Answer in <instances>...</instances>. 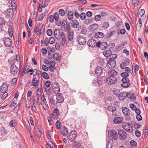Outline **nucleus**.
<instances>
[{"label": "nucleus", "mask_w": 148, "mask_h": 148, "mask_svg": "<svg viewBox=\"0 0 148 148\" xmlns=\"http://www.w3.org/2000/svg\"><path fill=\"white\" fill-rule=\"evenodd\" d=\"M107 110L112 112V114L113 116H116V112H114L116 110V108L112 106H108L107 107Z\"/></svg>", "instance_id": "6ab92c4d"}, {"label": "nucleus", "mask_w": 148, "mask_h": 148, "mask_svg": "<svg viewBox=\"0 0 148 148\" xmlns=\"http://www.w3.org/2000/svg\"><path fill=\"white\" fill-rule=\"evenodd\" d=\"M60 111L58 109H55L53 111L52 113V116L54 120H56L58 119Z\"/></svg>", "instance_id": "9d476101"}, {"label": "nucleus", "mask_w": 148, "mask_h": 148, "mask_svg": "<svg viewBox=\"0 0 148 148\" xmlns=\"http://www.w3.org/2000/svg\"><path fill=\"white\" fill-rule=\"evenodd\" d=\"M112 52L110 50H106L103 52L104 56L106 58L109 57L111 55Z\"/></svg>", "instance_id": "c756f323"}, {"label": "nucleus", "mask_w": 148, "mask_h": 148, "mask_svg": "<svg viewBox=\"0 0 148 148\" xmlns=\"http://www.w3.org/2000/svg\"><path fill=\"white\" fill-rule=\"evenodd\" d=\"M64 101V98L61 94H59L57 97H56V101L57 103H62Z\"/></svg>", "instance_id": "b1692460"}, {"label": "nucleus", "mask_w": 148, "mask_h": 148, "mask_svg": "<svg viewBox=\"0 0 148 148\" xmlns=\"http://www.w3.org/2000/svg\"><path fill=\"white\" fill-rule=\"evenodd\" d=\"M112 143H111L110 141L107 142L106 144V148H112Z\"/></svg>", "instance_id": "49530a36"}, {"label": "nucleus", "mask_w": 148, "mask_h": 148, "mask_svg": "<svg viewBox=\"0 0 148 148\" xmlns=\"http://www.w3.org/2000/svg\"><path fill=\"white\" fill-rule=\"evenodd\" d=\"M13 63L10 66V72L13 75H15L17 74L18 71V69L16 65L14 64L15 63L12 61Z\"/></svg>", "instance_id": "1a4fd4ad"}, {"label": "nucleus", "mask_w": 148, "mask_h": 148, "mask_svg": "<svg viewBox=\"0 0 148 148\" xmlns=\"http://www.w3.org/2000/svg\"><path fill=\"white\" fill-rule=\"evenodd\" d=\"M48 41L49 42L50 44H52L54 43V38L53 37H51L49 38Z\"/></svg>", "instance_id": "09e8293b"}, {"label": "nucleus", "mask_w": 148, "mask_h": 148, "mask_svg": "<svg viewBox=\"0 0 148 148\" xmlns=\"http://www.w3.org/2000/svg\"><path fill=\"white\" fill-rule=\"evenodd\" d=\"M37 98V99L36 101V103L38 105H40L41 104V103L40 102V100L39 101V98L38 97H37L36 96H34V97H33V99H35Z\"/></svg>", "instance_id": "5fc2aeb1"}, {"label": "nucleus", "mask_w": 148, "mask_h": 148, "mask_svg": "<svg viewBox=\"0 0 148 148\" xmlns=\"http://www.w3.org/2000/svg\"><path fill=\"white\" fill-rule=\"evenodd\" d=\"M100 18L101 15L99 14L96 15L94 17V19L96 21H99L100 19Z\"/></svg>", "instance_id": "4d7b16f0"}, {"label": "nucleus", "mask_w": 148, "mask_h": 148, "mask_svg": "<svg viewBox=\"0 0 148 148\" xmlns=\"http://www.w3.org/2000/svg\"><path fill=\"white\" fill-rule=\"evenodd\" d=\"M52 31L51 29H47V35L49 36H51L52 34Z\"/></svg>", "instance_id": "6e6d98bb"}, {"label": "nucleus", "mask_w": 148, "mask_h": 148, "mask_svg": "<svg viewBox=\"0 0 148 148\" xmlns=\"http://www.w3.org/2000/svg\"><path fill=\"white\" fill-rule=\"evenodd\" d=\"M74 33L72 32H69L68 34V39L69 41H71L73 39Z\"/></svg>", "instance_id": "c9c22d12"}, {"label": "nucleus", "mask_w": 148, "mask_h": 148, "mask_svg": "<svg viewBox=\"0 0 148 148\" xmlns=\"http://www.w3.org/2000/svg\"><path fill=\"white\" fill-rule=\"evenodd\" d=\"M93 21V19H86L84 21V23L86 25H88L90 23Z\"/></svg>", "instance_id": "c03bdc74"}, {"label": "nucleus", "mask_w": 148, "mask_h": 148, "mask_svg": "<svg viewBox=\"0 0 148 148\" xmlns=\"http://www.w3.org/2000/svg\"><path fill=\"white\" fill-rule=\"evenodd\" d=\"M106 81L108 84L113 85L115 84L117 82V78L116 77H108L106 79Z\"/></svg>", "instance_id": "6e6552de"}, {"label": "nucleus", "mask_w": 148, "mask_h": 148, "mask_svg": "<svg viewBox=\"0 0 148 148\" xmlns=\"http://www.w3.org/2000/svg\"><path fill=\"white\" fill-rule=\"evenodd\" d=\"M109 25V24L108 22H105L103 24L102 27L104 29H106L108 27Z\"/></svg>", "instance_id": "e2e57ef3"}, {"label": "nucleus", "mask_w": 148, "mask_h": 148, "mask_svg": "<svg viewBox=\"0 0 148 148\" xmlns=\"http://www.w3.org/2000/svg\"><path fill=\"white\" fill-rule=\"evenodd\" d=\"M98 27V25L96 23H94L90 25L88 28V29L90 32H93L97 29Z\"/></svg>", "instance_id": "4be33fe9"}, {"label": "nucleus", "mask_w": 148, "mask_h": 148, "mask_svg": "<svg viewBox=\"0 0 148 148\" xmlns=\"http://www.w3.org/2000/svg\"><path fill=\"white\" fill-rule=\"evenodd\" d=\"M135 134L136 136L138 137H140L141 135L140 132L138 130H136L135 131Z\"/></svg>", "instance_id": "052dcab7"}, {"label": "nucleus", "mask_w": 148, "mask_h": 148, "mask_svg": "<svg viewBox=\"0 0 148 148\" xmlns=\"http://www.w3.org/2000/svg\"><path fill=\"white\" fill-rule=\"evenodd\" d=\"M145 13V10L143 9L140 10L139 13L140 16L141 17L143 16Z\"/></svg>", "instance_id": "69168bd1"}, {"label": "nucleus", "mask_w": 148, "mask_h": 148, "mask_svg": "<svg viewBox=\"0 0 148 148\" xmlns=\"http://www.w3.org/2000/svg\"><path fill=\"white\" fill-rule=\"evenodd\" d=\"M38 79L37 80L36 77H34L33 78L32 82V86H34L36 88H37L38 86Z\"/></svg>", "instance_id": "393cba45"}, {"label": "nucleus", "mask_w": 148, "mask_h": 148, "mask_svg": "<svg viewBox=\"0 0 148 148\" xmlns=\"http://www.w3.org/2000/svg\"><path fill=\"white\" fill-rule=\"evenodd\" d=\"M30 68V66L26 65L23 68V72L24 73V74H27L29 72H32L30 73V75H33V76H36L37 74V70L35 69L34 70L32 69H29Z\"/></svg>", "instance_id": "f257e3e1"}, {"label": "nucleus", "mask_w": 148, "mask_h": 148, "mask_svg": "<svg viewBox=\"0 0 148 148\" xmlns=\"http://www.w3.org/2000/svg\"><path fill=\"white\" fill-rule=\"evenodd\" d=\"M112 92L114 94H115L117 96H119V90L115 89L113 90Z\"/></svg>", "instance_id": "de8ad7c7"}, {"label": "nucleus", "mask_w": 148, "mask_h": 148, "mask_svg": "<svg viewBox=\"0 0 148 148\" xmlns=\"http://www.w3.org/2000/svg\"><path fill=\"white\" fill-rule=\"evenodd\" d=\"M3 42L4 45L7 47H9L12 44V40L9 37H5L3 39Z\"/></svg>", "instance_id": "ddd939ff"}, {"label": "nucleus", "mask_w": 148, "mask_h": 148, "mask_svg": "<svg viewBox=\"0 0 148 148\" xmlns=\"http://www.w3.org/2000/svg\"><path fill=\"white\" fill-rule=\"evenodd\" d=\"M128 96V92L126 91L122 92L119 95V98L120 101H123L125 99L126 97H127Z\"/></svg>", "instance_id": "f8f14e48"}, {"label": "nucleus", "mask_w": 148, "mask_h": 148, "mask_svg": "<svg viewBox=\"0 0 148 148\" xmlns=\"http://www.w3.org/2000/svg\"><path fill=\"white\" fill-rule=\"evenodd\" d=\"M61 123L59 120H57L56 123V126L58 130H59L61 128Z\"/></svg>", "instance_id": "4c0bfd02"}, {"label": "nucleus", "mask_w": 148, "mask_h": 148, "mask_svg": "<svg viewBox=\"0 0 148 148\" xmlns=\"http://www.w3.org/2000/svg\"><path fill=\"white\" fill-rule=\"evenodd\" d=\"M133 124H134V127L135 129H138L140 127L139 124H138L134 121H132Z\"/></svg>", "instance_id": "603ef678"}, {"label": "nucleus", "mask_w": 148, "mask_h": 148, "mask_svg": "<svg viewBox=\"0 0 148 148\" xmlns=\"http://www.w3.org/2000/svg\"><path fill=\"white\" fill-rule=\"evenodd\" d=\"M60 32V30L58 29L57 28L56 29L54 32L55 37H56V36H57V35L58 34V33H59Z\"/></svg>", "instance_id": "338daca9"}, {"label": "nucleus", "mask_w": 148, "mask_h": 148, "mask_svg": "<svg viewBox=\"0 0 148 148\" xmlns=\"http://www.w3.org/2000/svg\"><path fill=\"white\" fill-rule=\"evenodd\" d=\"M126 66V62H122L120 65V67L122 69H125Z\"/></svg>", "instance_id": "8fccbe9b"}, {"label": "nucleus", "mask_w": 148, "mask_h": 148, "mask_svg": "<svg viewBox=\"0 0 148 148\" xmlns=\"http://www.w3.org/2000/svg\"><path fill=\"white\" fill-rule=\"evenodd\" d=\"M67 16L69 19L71 21L72 20L73 16V13L71 11H69L67 13Z\"/></svg>", "instance_id": "473e14b6"}, {"label": "nucleus", "mask_w": 148, "mask_h": 148, "mask_svg": "<svg viewBox=\"0 0 148 148\" xmlns=\"http://www.w3.org/2000/svg\"><path fill=\"white\" fill-rule=\"evenodd\" d=\"M108 46V44L106 42H103L101 43L100 48L101 50L106 49Z\"/></svg>", "instance_id": "f704fd0d"}, {"label": "nucleus", "mask_w": 148, "mask_h": 148, "mask_svg": "<svg viewBox=\"0 0 148 148\" xmlns=\"http://www.w3.org/2000/svg\"><path fill=\"white\" fill-rule=\"evenodd\" d=\"M131 145L134 147H136L137 146V143L134 140H132L130 141Z\"/></svg>", "instance_id": "a18cd8bd"}, {"label": "nucleus", "mask_w": 148, "mask_h": 148, "mask_svg": "<svg viewBox=\"0 0 148 148\" xmlns=\"http://www.w3.org/2000/svg\"><path fill=\"white\" fill-rule=\"evenodd\" d=\"M77 41L79 44L80 45H84L86 42V40L85 38L81 36L77 38Z\"/></svg>", "instance_id": "4468645a"}, {"label": "nucleus", "mask_w": 148, "mask_h": 148, "mask_svg": "<svg viewBox=\"0 0 148 148\" xmlns=\"http://www.w3.org/2000/svg\"><path fill=\"white\" fill-rule=\"evenodd\" d=\"M77 134V133L75 131H72L70 132L69 135L67 136V138L71 141H73L76 138Z\"/></svg>", "instance_id": "423d86ee"}, {"label": "nucleus", "mask_w": 148, "mask_h": 148, "mask_svg": "<svg viewBox=\"0 0 148 148\" xmlns=\"http://www.w3.org/2000/svg\"><path fill=\"white\" fill-rule=\"evenodd\" d=\"M8 85L5 82L3 83L1 86L0 88V91L2 93L6 92L8 90Z\"/></svg>", "instance_id": "2eb2a0df"}, {"label": "nucleus", "mask_w": 148, "mask_h": 148, "mask_svg": "<svg viewBox=\"0 0 148 148\" xmlns=\"http://www.w3.org/2000/svg\"><path fill=\"white\" fill-rule=\"evenodd\" d=\"M118 133L120 139L121 140H125L127 137L126 133L123 130H118Z\"/></svg>", "instance_id": "0eeeda50"}, {"label": "nucleus", "mask_w": 148, "mask_h": 148, "mask_svg": "<svg viewBox=\"0 0 148 148\" xmlns=\"http://www.w3.org/2000/svg\"><path fill=\"white\" fill-rule=\"evenodd\" d=\"M122 127L127 132H130L131 128H132L131 125L127 122L124 123L122 125Z\"/></svg>", "instance_id": "9b49d317"}, {"label": "nucleus", "mask_w": 148, "mask_h": 148, "mask_svg": "<svg viewBox=\"0 0 148 148\" xmlns=\"http://www.w3.org/2000/svg\"><path fill=\"white\" fill-rule=\"evenodd\" d=\"M108 77H116L117 74V72L114 69H110L108 73Z\"/></svg>", "instance_id": "aec40b11"}, {"label": "nucleus", "mask_w": 148, "mask_h": 148, "mask_svg": "<svg viewBox=\"0 0 148 148\" xmlns=\"http://www.w3.org/2000/svg\"><path fill=\"white\" fill-rule=\"evenodd\" d=\"M104 36L105 35L103 33L99 32L95 34L94 37L96 38H102L104 37Z\"/></svg>", "instance_id": "cd10ccee"}, {"label": "nucleus", "mask_w": 148, "mask_h": 148, "mask_svg": "<svg viewBox=\"0 0 148 148\" xmlns=\"http://www.w3.org/2000/svg\"><path fill=\"white\" fill-rule=\"evenodd\" d=\"M16 124V122L15 120H12L9 123V125L11 127H15Z\"/></svg>", "instance_id": "e433bc0d"}, {"label": "nucleus", "mask_w": 148, "mask_h": 148, "mask_svg": "<svg viewBox=\"0 0 148 148\" xmlns=\"http://www.w3.org/2000/svg\"><path fill=\"white\" fill-rule=\"evenodd\" d=\"M60 132L61 134L63 136H66L68 135V131L67 128L64 126L62 127L61 126V128Z\"/></svg>", "instance_id": "dca6fc26"}, {"label": "nucleus", "mask_w": 148, "mask_h": 148, "mask_svg": "<svg viewBox=\"0 0 148 148\" xmlns=\"http://www.w3.org/2000/svg\"><path fill=\"white\" fill-rule=\"evenodd\" d=\"M52 91L55 94H57L60 91L59 85L58 82H55L51 84Z\"/></svg>", "instance_id": "f03ea898"}, {"label": "nucleus", "mask_w": 148, "mask_h": 148, "mask_svg": "<svg viewBox=\"0 0 148 148\" xmlns=\"http://www.w3.org/2000/svg\"><path fill=\"white\" fill-rule=\"evenodd\" d=\"M116 65V62L115 61H113V60L108 62L106 65L107 67L110 69L113 68Z\"/></svg>", "instance_id": "a211bd4d"}, {"label": "nucleus", "mask_w": 148, "mask_h": 148, "mask_svg": "<svg viewBox=\"0 0 148 148\" xmlns=\"http://www.w3.org/2000/svg\"><path fill=\"white\" fill-rule=\"evenodd\" d=\"M118 30H117V32L118 35H119V34H120L122 35H124L126 33V31L125 29H122L119 31V32H118Z\"/></svg>", "instance_id": "ea45409f"}, {"label": "nucleus", "mask_w": 148, "mask_h": 148, "mask_svg": "<svg viewBox=\"0 0 148 148\" xmlns=\"http://www.w3.org/2000/svg\"><path fill=\"white\" fill-rule=\"evenodd\" d=\"M96 41L93 39H89L87 42V44L88 46L91 47H95V45Z\"/></svg>", "instance_id": "5701e85b"}, {"label": "nucleus", "mask_w": 148, "mask_h": 148, "mask_svg": "<svg viewBox=\"0 0 148 148\" xmlns=\"http://www.w3.org/2000/svg\"><path fill=\"white\" fill-rule=\"evenodd\" d=\"M110 57H111L110 58L112 59V60L115 61L114 60L117 58V54H112V53Z\"/></svg>", "instance_id": "864d4df0"}, {"label": "nucleus", "mask_w": 148, "mask_h": 148, "mask_svg": "<svg viewBox=\"0 0 148 148\" xmlns=\"http://www.w3.org/2000/svg\"><path fill=\"white\" fill-rule=\"evenodd\" d=\"M2 95L1 97V99H5L8 96V93L7 92H4Z\"/></svg>", "instance_id": "0e129e2a"}, {"label": "nucleus", "mask_w": 148, "mask_h": 148, "mask_svg": "<svg viewBox=\"0 0 148 148\" xmlns=\"http://www.w3.org/2000/svg\"><path fill=\"white\" fill-rule=\"evenodd\" d=\"M41 128V127L40 126H38L36 131L37 136L39 139L40 138L42 134V132L40 130Z\"/></svg>", "instance_id": "7c9ffc66"}, {"label": "nucleus", "mask_w": 148, "mask_h": 148, "mask_svg": "<svg viewBox=\"0 0 148 148\" xmlns=\"http://www.w3.org/2000/svg\"><path fill=\"white\" fill-rule=\"evenodd\" d=\"M49 102L51 104L55 105V100L53 99L52 97H51L49 99Z\"/></svg>", "instance_id": "bf43d9fd"}, {"label": "nucleus", "mask_w": 148, "mask_h": 148, "mask_svg": "<svg viewBox=\"0 0 148 148\" xmlns=\"http://www.w3.org/2000/svg\"><path fill=\"white\" fill-rule=\"evenodd\" d=\"M79 25L78 22L76 20H73L71 22V26L74 28H76Z\"/></svg>", "instance_id": "2f4dec72"}, {"label": "nucleus", "mask_w": 148, "mask_h": 148, "mask_svg": "<svg viewBox=\"0 0 148 148\" xmlns=\"http://www.w3.org/2000/svg\"><path fill=\"white\" fill-rule=\"evenodd\" d=\"M123 121V119L122 118L120 117H116L114 119L113 121L115 124H119L122 123Z\"/></svg>", "instance_id": "bb28decb"}, {"label": "nucleus", "mask_w": 148, "mask_h": 148, "mask_svg": "<svg viewBox=\"0 0 148 148\" xmlns=\"http://www.w3.org/2000/svg\"><path fill=\"white\" fill-rule=\"evenodd\" d=\"M45 25H42L40 29V32H41V33H43L45 31Z\"/></svg>", "instance_id": "680f3d73"}, {"label": "nucleus", "mask_w": 148, "mask_h": 148, "mask_svg": "<svg viewBox=\"0 0 148 148\" xmlns=\"http://www.w3.org/2000/svg\"><path fill=\"white\" fill-rule=\"evenodd\" d=\"M108 136L114 140H116L118 138V134L117 132L114 130H109L108 131Z\"/></svg>", "instance_id": "20e7f679"}, {"label": "nucleus", "mask_w": 148, "mask_h": 148, "mask_svg": "<svg viewBox=\"0 0 148 148\" xmlns=\"http://www.w3.org/2000/svg\"><path fill=\"white\" fill-rule=\"evenodd\" d=\"M53 19H55L56 21H58L59 18V15L58 13L56 12L53 14Z\"/></svg>", "instance_id": "79ce46f5"}, {"label": "nucleus", "mask_w": 148, "mask_h": 148, "mask_svg": "<svg viewBox=\"0 0 148 148\" xmlns=\"http://www.w3.org/2000/svg\"><path fill=\"white\" fill-rule=\"evenodd\" d=\"M127 97L133 101H135L136 99V97L135 94L132 92H128Z\"/></svg>", "instance_id": "a878e982"}, {"label": "nucleus", "mask_w": 148, "mask_h": 148, "mask_svg": "<svg viewBox=\"0 0 148 148\" xmlns=\"http://www.w3.org/2000/svg\"><path fill=\"white\" fill-rule=\"evenodd\" d=\"M5 16L6 18H12L14 15L13 9L9 8L4 12Z\"/></svg>", "instance_id": "7ed1b4c3"}, {"label": "nucleus", "mask_w": 148, "mask_h": 148, "mask_svg": "<svg viewBox=\"0 0 148 148\" xmlns=\"http://www.w3.org/2000/svg\"><path fill=\"white\" fill-rule=\"evenodd\" d=\"M53 60L56 61L58 60V58L59 60H60V59L59 58V54L57 53H55L53 54Z\"/></svg>", "instance_id": "a19ab883"}, {"label": "nucleus", "mask_w": 148, "mask_h": 148, "mask_svg": "<svg viewBox=\"0 0 148 148\" xmlns=\"http://www.w3.org/2000/svg\"><path fill=\"white\" fill-rule=\"evenodd\" d=\"M6 130L5 129L4 127H2L1 128L0 132L1 134L4 135H6L7 134Z\"/></svg>", "instance_id": "58836bf2"}, {"label": "nucleus", "mask_w": 148, "mask_h": 148, "mask_svg": "<svg viewBox=\"0 0 148 148\" xmlns=\"http://www.w3.org/2000/svg\"><path fill=\"white\" fill-rule=\"evenodd\" d=\"M121 75L123 77L122 79H129L128 77L129 76L128 73L126 72H123L121 73Z\"/></svg>", "instance_id": "72a5a7b5"}, {"label": "nucleus", "mask_w": 148, "mask_h": 148, "mask_svg": "<svg viewBox=\"0 0 148 148\" xmlns=\"http://www.w3.org/2000/svg\"><path fill=\"white\" fill-rule=\"evenodd\" d=\"M95 74L97 76H101L103 72V70L101 67L97 66L95 71Z\"/></svg>", "instance_id": "412c9836"}, {"label": "nucleus", "mask_w": 148, "mask_h": 148, "mask_svg": "<svg viewBox=\"0 0 148 148\" xmlns=\"http://www.w3.org/2000/svg\"><path fill=\"white\" fill-rule=\"evenodd\" d=\"M103 79V77H97V82H96V81L94 80L92 82L93 84H94L95 86L97 85H100L102 84Z\"/></svg>", "instance_id": "f3484780"}, {"label": "nucleus", "mask_w": 148, "mask_h": 148, "mask_svg": "<svg viewBox=\"0 0 148 148\" xmlns=\"http://www.w3.org/2000/svg\"><path fill=\"white\" fill-rule=\"evenodd\" d=\"M59 13L62 16H64L65 14V12L63 9H61L59 10Z\"/></svg>", "instance_id": "13d9d810"}, {"label": "nucleus", "mask_w": 148, "mask_h": 148, "mask_svg": "<svg viewBox=\"0 0 148 148\" xmlns=\"http://www.w3.org/2000/svg\"><path fill=\"white\" fill-rule=\"evenodd\" d=\"M34 31L35 33L37 35H39V29L37 27H36L34 29Z\"/></svg>", "instance_id": "774afa93"}, {"label": "nucleus", "mask_w": 148, "mask_h": 148, "mask_svg": "<svg viewBox=\"0 0 148 148\" xmlns=\"http://www.w3.org/2000/svg\"><path fill=\"white\" fill-rule=\"evenodd\" d=\"M80 16L81 20H84L86 18V14L82 12Z\"/></svg>", "instance_id": "3c124183"}, {"label": "nucleus", "mask_w": 148, "mask_h": 148, "mask_svg": "<svg viewBox=\"0 0 148 148\" xmlns=\"http://www.w3.org/2000/svg\"><path fill=\"white\" fill-rule=\"evenodd\" d=\"M42 75L43 77L45 79H48L49 78V76L47 73L45 72H43L42 73Z\"/></svg>", "instance_id": "37998d69"}, {"label": "nucleus", "mask_w": 148, "mask_h": 148, "mask_svg": "<svg viewBox=\"0 0 148 148\" xmlns=\"http://www.w3.org/2000/svg\"><path fill=\"white\" fill-rule=\"evenodd\" d=\"M122 112L123 114L125 116H128V114H130L129 110V109L126 107H124L122 110Z\"/></svg>", "instance_id": "c85d7f7f"}, {"label": "nucleus", "mask_w": 148, "mask_h": 148, "mask_svg": "<svg viewBox=\"0 0 148 148\" xmlns=\"http://www.w3.org/2000/svg\"><path fill=\"white\" fill-rule=\"evenodd\" d=\"M130 81L129 79H122L121 81L122 83L121 84V86L124 88L129 87L130 85Z\"/></svg>", "instance_id": "39448f33"}]
</instances>
